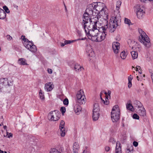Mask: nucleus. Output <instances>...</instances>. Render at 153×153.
Instances as JSON below:
<instances>
[{
    "mask_svg": "<svg viewBox=\"0 0 153 153\" xmlns=\"http://www.w3.org/2000/svg\"><path fill=\"white\" fill-rule=\"evenodd\" d=\"M118 20L116 17H112L110 19L109 25L107 24L101 27H98L97 24L90 25L85 28H83L88 38L93 41L101 42L105 38L107 32H113L118 26Z\"/></svg>",
    "mask_w": 153,
    "mask_h": 153,
    "instance_id": "1",
    "label": "nucleus"
},
{
    "mask_svg": "<svg viewBox=\"0 0 153 153\" xmlns=\"http://www.w3.org/2000/svg\"><path fill=\"white\" fill-rule=\"evenodd\" d=\"M95 5L93 2L87 6L85 12L83 14L82 21L81 23L83 28H85L86 26L92 24H98V20L96 21H93L94 19L91 18V16L97 15V13L94 12L95 10Z\"/></svg>",
    "mask_w": 153,
    "mask_h": 153,
    "instance_id": "2",
    "label": "nucleus"
},
{
    "mask_svg": "<svg viewBox=\"0 0 153 153\" xmlns=\"http://www.w3.org/2000/svg\"><path fill=\"white\" fill-rule=\"evenodd\" d=\"M95 5V10L97 12V16L95 18L97 19L98 23L99 21L103 19L106 23L108 20V10L105 4L100 2H94Z\"/></svg>",
    "mask_w": 153,
    "mask_h": 153,
    "instance_id": "3",
    "label": "nucleus"
},
{
    "mask_svg": "<svg viewBox=\"0 0 153 153\" xmlns=\"http://www.w3.org/2000/svg\"><path fill=\"white\" fill-rule=\"evenodd\" d=\"M140 35L139 36L140 41L146 48H150L151 44L150 39L146 33L141 29H138Z\"/></svg>",
    "mask_w": 153,
    "mask_h": 153,
    "instance_id": "4",
    "label": "nucleus"
},
{
    "mask_svg": "<svg viewBox=\"0 0 153 153\" xmlns=\"http://www.w3.org/2000/svg\"><path fill=\"white\" fill-rule=\"evenodd\" d=\"M120 110L117 105L114 106L111 112V117L113 122H117L120 119Z\"/></svg>",
    "mask_w": 153,
    "mask_h": 153,
    "instance_id": "5",
    "label": "nucleus"
},
{
    "mask_svg": "<svg viewBox=\"0 0 153 153\" xmlns=\"http://www.w3.org/2000/svg\"><path fill=\"white\" fill-rule=\"evenodd\" d=\"M76 102L79 104L82 105L85 104L86 100L84 91L82 90H80L77 92L76 95Z\"/></svg>",
    "mask_w": 153,
    "mask_h": 153,
    "instance_id": "6",
    "label": "nucleus"
},
{
    "mask_svg": "<svg viewBox=\"0 0 153 153\" xmlns=\"http://www.w3.org/2000/svg\"><path fill=\"white\" fill-rule=\"evenodd\" d=\"M60 113L58 111L54 110L49 113L48 117L49 120L56 121L60 119Z\"/></svg>",
    "mask_w": 153,
    "mask_h": 153,
    "instance_id": "7",
    "label": "nucleus"
},
{
    "mask_svg": "<svg viewBox=\"0 0 153 153\" xmlns=\"http://www.w3.org/2000/svg\"><path fill=\"white\" fill-rule=\"evenodd\" d=\"M100 108L98 104L95 103L94 105V109L93 111L92 118L94 121L97 120L99 118Z\"/></svg>",
    "mask_w": 153,
    "mask_h": 153,
    "instance_id": "8",
    "label": "nucleus"
},
{
    "mask_svg": "<svg viewBox=\"0 0 153 153\" xmlns=\"http://www.w3.org/2000/svg\"><path fill=\"white\" fill-rule=\"evenodd\" d=\"M136 13L138 18L139 19H142L145 13V11L144 7L142 6L137 5L136 6Z\"/></svg>",
    "mask_w": 153,
    "mask_h": 153,
    "instance_id": "9",
    "label": "nucleus"
},
{
    "mask_svg": "<svg viewBox=\"0 0 153 153\" xmlns=\"http://www.w3.org/2000/svg\"><path fill=\"white\" fill-rule=\"evenodd\" d=\"M12 81H11L6 78L0 79V91H1L2 88L6 86H10Z\"/></svg>",
    "mask_w": 153,
    "mask_h": 153,
    "instance_id": "10",
    "label": "nucleus"
},
{
    "mask_svg": "<svg viewBox=\"0 0 153 153\" xmlns=\"http://www.w3.org/2000/svg\"><path fill=\"white\" fill-rule=\"evenodd\" d=\"M25 46L28 50L32 52L36 51L37 49L36 46L31 42L25 43L24 44Z\"/></svg>",
    "mask_w": 153,
    "mask_h": 153,
    "instance_id": "11",
    "label": "nucleus"
},
{
    "mask_svg": "<svg viewBox=\"0 0 153 153\" xmlns=\"http://www.w3.org/2000/svg\"><path fill=\"white\" fill-rule=\"evenodd\" d=\"M54 85L52 82L47 83L45 84V89L48 92L52 90L54 88Z\"/></svg>",
    "mask_w": 153,
    "mask_h": 153,
    "instance_id": "12",
    "label": "nucleus"
},
{
    "mask_svg": "<svg viewBox=\"0 0 153 153\" xmlns=\"http://www.w3.org/2000/svg\"><path fill=\"white\" fill-rule=\"evenodd\" d=\"M112 48L114 53L117 54L118 53L120 48V43L117 42L113 43Z\"/></svg>",
    "mask_w": 153,
    "mask_h": 153,
    "instance_id": "13",
    "label": "nucleus"
},
{
    "mask_svg": "<svg viewBox=\"0 0 153 153\" xmlns=\"http://www.w3.org/2000/svg\"><path fill=\"white\" fill-rule=\"evenodd\" d=\"M86 49V52L88 53V56L92 57L94 56V52L92 50L91 47L90 45L87 46Z\"/></svg>",
    "mask_w": 153,
    "mask_h": 153,
    "instance_id": "14",
    "label": "nucleus"
},
{
    "mask_svg": "<svg viewBox=\"0 0 153 153\" xmlns=\"http://www.w3.org/2000/svg\"><path fill=\"white\" fill-rule=\"evenodd\" d=\"M111 92L110 91H108V93H107L106 92H105L104 93V94H105L106 96L105 100H102V98L101 97V99L102 100V102L106 105H108L109 103V101L108 100V96L107 95L108 94V96H109L110 97V95L111 94Z\"/></svg>",
    "mask_w": 153,
    "mask_h": 153,
    "instance_id": "15",
    "label": "nucleus"
},
{
    "mask_svg": "<svg viewBox=\"0 0 153 153\" xmlns=\"http://www.w3.org/2000/svg\"><path fill=\"white\" fill-rule=\"evenodd\" d=\"M137 113L140 116H144L146 115L145 110L143 107H142L139 109H137Z\"/></svg>",
    "mask_w": 153,
    "mask_h": 153,
    "instance_id": "16",
    "label": "nucleus"
},
{
    "mask_svg": "<svg viewBox=\"0 0 153 153\" xmlns=\"http://www.w3.org/2000/svg\"><path fill=\"white\" fill-rule=\"evenodd\" d=\"M74 69L76 72H79L84 69L83 67L81 66L78 63L75 64L74 65Z\"/></svg>",
    "mask_w": 153,
    "mask_h": 153,
    "instance_id": "17",
    "label": "nucleus"
},
{
    "mask_svg": "<svg viewBox=\"0 0 153 153\" xmlns=\"http://www.w3.org/2000/svg\"><path fill=\"white\" fill-rule=\"evenodd\" d=\"M115 153H122L121 147L120 146V143L119 141L117 142L116 143Z\"/></svg>",
    "mask_w": 153,
    "mask_h": 153,
    "instance_id": "18",
    "label": "nucleus"
},
{
    "mask_svg": "<svg viewBox=\"0 0 153 153\" xmlns=\"http://www.w3.org/2000/svg\"><path fill=\"white\" fill-rule=\"evenodd\" d=\"M79 146L77 142H75L73 146V152L75 153H77L79 149Z\"/></svg>",
    "mask_w": 153,
    "mask_h": 153,
    "instance_id": "19",
    "label": "nucleus"
},
{
    "mask_svg": "<svg viewBox=\"0 0 153 153\" xmlns=\"http://www.w3.org/2000/svg\"><path fill=\"white\" fill-rule=\"evenodd\" d=\"M134 105L135 108L137 109H139V108L143 107L142 104L139 101H135L134 103Z\"/></svg>",
    "mask_w": 153,
    "mask_h": 153,
    "instance_id": "20",
    "label": "nucleus"
},
{
    "mask_svg": "<svg viewBox=\"0 0 153 153\" xmlns=\"http://www.w3.org/2000/svg\"><path fill=\"white\" fill-rule=\"evenodd\" d=\"M74 111L77 114H78L81 111V107L79 105H76L74 106Z\"/></svg>",
    "mask_w": 153,
    "mask_h": 153,
    "instance_id": "21",
    "label": "nucleus"
},
{
    "mask_svg": "<svg viewBox=\"0 0 153 153\" xmlns=\"http://www.w3.org/2000/svg\"><path fill=\"white\" fill-rule=\"evenodd\" d=\"M18 63L22 65H27V64L26 60L23 58H20L18 60Z\"/></svg>",
    "mask_w": 153,
    "mask_h": 153,
    "instance_id": "22",
    "label": "nucleus"
},
{
    "mask_svg": "<svg viewBox=\"0 0 153 153\" xmlns=\"http://www.w3.org/2000/svg\"><path fill=\"white\" fill-rule=\"evenodd\" d=\"M126 107L127 109L131 111H134V109L132 104L130 103H127L126 104Z\"/></svg>",
    "mask_w": 153,
    "mask_h": 153,
    "instance_id": "23",
    "label": "nucleus"
},
{
    "mask_svg": "<svg viewBox=\"0 0 153 153\" xmlns=\"http://www.w3.org/2000/svg\"><path fill=\"white\" fill-rule=\"evenodd\" d=\"M127 55L128 53L127 52H126L125 51H123L120 54V57L122 59L124 60L126 58Z\"/></svg>",
    "mask_w": 153,
    "mask_h": 153,
    "instance_id": "24",
    "label": "nucleus"
},
{
    "mask_svg": "<svg viewBox=\"0 0 153 153\" xmlns=\"http://www.w3.org/2000/svg\"><path fill=\"white\" fill-rule=\"evenodd\" d=\"M132 58L133 59H137L138 56V54L137 52L132 51L131 52Z\"/></svg>",
    "mask_w": 153,
    "mask_h": 153,
    "instance_id": "25",
    "label": "nucleus"
},
{
    "mask_svg": "<svg viewBox=\"0 0 153 153\" xmlns=\"http://www.w3.org/2000/svg\"><path fill=\"white\" fill-rule=\"evenodd\" d=\"M60 129V135L61 137H64L65 135V128H59Z\"/></svg>",
    "mask_w": 153,
    "mask_h": 153,
    "instance_id": "26",
    "label": "nucleus"
},
{
    "mask_svg": "<svg viewBox=\"0 0 153 153\" xmlns=\"http://www.w3.org/2000/svg\"><path fill=\"white\" fill-rule=\"evenodd\" d=\"M39 95L40 97V98L41 100H44L45 99L44 95V93L42 92L41 90H40L39 93Z\"/></svg>",
    "mask_w": 153,
    "mask_h": 153,
    "instance_id": "27",
    "label": "nucleus"
},
{
    "mask_svg": "<svg viewBox=\"0 0 153 153\" xmlns=\"http://www.w3.org/2000/svg\"><path fill=\"white\" fill-rule=\"evenodd\" d=\"M6 13L4 12V11L3 10V11H2V13L1 15H0V19H5L6 17Z\"/></svg>",
    "mask_w": 153,
    "mask_h": 153,
    "instance_id": "28",
    "label": "nucleus"
},
{
    "mask_svg": "<svg viewBox=\"0 0 153 153\" xmlns=\"http://www.w3.org/2000/svg\"><path fill=\"white\" fill-rule=\"evenodd\" d=\"M121 4V2L120 1H118L117 2V4H116V9L117 10H118L120 7V6Z\"/></svg>",
    "mask_w": 153,
    "mask_h": 153,
    "instance_id": "29",
    "label": "nucleus"
},
{
    "mask_svg": "<svg viewBox=\"0 0 153 153\" xmlns=\"http://www.w3.org/2000/svg\"><path fill=\"white\" fill-rule=\"evenodd\" d=\"M50 153H61L57 149L54 148L51 149Z\"/></svg>",
    "mask_w": 153,
    "mask_h": 153,
    "instance_id": "30",
    "label": "nucleus"
},
{
    "mask_svg": "<svg viewBox=\"0 0 153 153\" xmlns=\"http://www.w3.org/2000/svg\"><path fill=\"white\" fill-rule=\"evenodd\" d=\"M65 125V122L63 120H61L60 125H59V128H65L64 126Z\"/></svg>",
    "mask_w": 153,
    "mask_h": 153,
    "instance_id": "31",
    "label": "nucleus"
},
{
    "mask_svg": "<svg viewBox=\"0 0 153 153\" xmlns=\"http://www.w3.org/2000/svg\"><path fill=\"white\" fill-rule=\"evenodd\" d=\"M60 111L61 112L62 114L63 115L66 111L65 107H62L60 108Z\"/></svg>",
    "mask_w": 153,
    "mask_h": 153,
    "instance_id": "32",
    "label": "nucleus"
},
{
    "mask_svg": "<svg viewBox=\"0 0 153 153\" xmlns=\"http://www.w3.org/2000/svg\"><path fill=\"white\" fill-rule=\"evenodd\" d=\"M75 40L70 41V40H65V44L67 45L68 44H69L73 42H75Z\"/></svg>",
    "mask_w": 153,
    "mask_h": 153,
    "instance_id": "33",
    "label": "nucleus"
},
{
    "mask_svg": "<svg viewBox=\"0 0 153 153\" xmlns=\"http://www.w3.org/2000/svg\"><path fill=\"white\" fill-rule=\"evenodd\" d=\"M63 103L65 105H67L68 104V99H65L63 101Z\"/></svg>",
    "mask_w": 153,
    "mask_h": 153,
    "instance_id": "34",
    "label": "nucleus"
},
{
    "mask_svg": "<svg viewBox=\"0 0 153 153\" xmlns=\"http://www.w3.org/2000/svg\"><path fill=\"white\" fill-rule=\"evenodd\" d=\"M133 117L134 119L138 120L139 118V116L136 114H134L133 116Z\"/></svg>",
    "mask_w": 153,
    "mask_h": 153,
    "instance_id": "35",
    "label": "nucleus"
},
{
    "mask_svg": "<svg viewBox=\"0 0 153 153\" xmlns=\"http://www.w3.org/2000/svg\"><path fill=\"white\" fill-rule=\"evenodd\" d=\"M125 23L129 25H130V23H131L130 20L126 18H125Z\"/></svg>",
    "mask_w": 153,
    "mask_h": 153,
    "instance_id": "36",
    "label": "nucleus"
},
{
    "mask_svg": "<svg viewBox=\"0 0 153 153\" xmlns=\"http://www.w3.org/2000/svg\"><path fill=\"white\" fill-rule=\"evenodd\" d=\"M3 9L5 10V12L7 13H8L10 12L8 7L6 6L3 7Z\"/></svg>",
    "mask_w": 153,
    "mask_h": 153,
    "instance_id": "37",
    "label": "nucleus"
},
{
    "mask_svg": "<svg viewBox=\"0 0 153 153\" xmlns=\"http://www.w3.org/2000/svg\"><path fill=\"white\" fill-rule=\"evenodd\" d=\"M7 136L8 138H10V137H12L13 136V134L10 133H8L7 132Z\"/></svg>",
    "mask_w": 153,
    "mask_h": 153,
    "instance_id": "38",
    "label": "nucleus"
},
{
    "mask_svg": "<svg viewBox=\"0 0 153 153\" xmlns=\"http://www.w3.org/2000/svg\"><path fill=\"white\" fill-rule=\"evenodd\" d=\"M133 79V77L131 75H130L128 78V81L131 82V80Z\"/></svg>",
    "mask_w": 153,
    "mask_h": 153,
    "instance_id": "39",
    "label": "nucleus"
},
{
    "mask_svg": "<svg viewBox=\"0 0 153 153\" xmlns=\"http://www.w3.org/2000/svg\"><path fill=\"white\" fill-rule=\"evenodd\" d=\"M132 86V84L131 83V82L128 81V87L129 88H130Z\"/></svg>",
    "mask_w": 153,
    "mask_h": 153,
    "instance_id": "40",
    "label": "nucleus"
},
{
    "mask_svg": "<svg viewBox=\"0 0 153 153\" xmlns=\"http://www.w3.org/2000/svg\"><path fill=\"white\" fill-rule=\"evenodd\" d=\"M7 39L9 40H11L12 39V37L10 35H7L6 36Z\"/></svg>",
    "mask_w": 153,
    "mask_h": 153,
    "instance_id": "41",
    "label": "nucleus"
},
{
    "mask_svg": "<svg viewBox=\"0 0 153 153\" xmlns=\"http://www.w3.org/2000/svg\"><path fill=\"white\" fill-rule=\"evenodd\" d=\"M133 145L135 147H136L138 145V143L137 142L134 141L133 142Z\"/></svg>",
    "mask_w": 153,
    "mask_h": 153,
    "instance_id": "42",
    "label": "nucleus"
},
{
    "mask_svg": "<svg viewBox=\"0 0 153 153\" xmlns=\"http://www.w3.org/2000/svg\"><path fill=\"white\" fill-rule=\"evenodd\" d=\"M47 71L49 74H51L52 73V70L51 69L48 68L47 69Z\"/></svg>",
    "mask_w": 153,
    "mask_h": 153,
    "instance_id": "43",
    "label": "nucleus"
},
{
    "mask_svg": "<svg viewBox=\"0 0 153 153\" xmlns=\"http://www.w3.org/2000/svg\"><path fill=\"white\" fill-rule=\"evenodd\" d=\"M109 141L110 142H112L113 143H114L115 141H114V139L113 138H110L109 140Z\"/></svg>",
    "mask_w": 153,
    "mask_h": 153,
    "instance_id": "44",
    "label": "nucleus"
},
{
    "mask_svg": "<svg viewBox=\"0 0 153 153\" xmlns=\"http://www.w3.org/2000/svg\"><path fill=\"white\" fill-rule=\"evenodd\" d=\"M110 149V148L108 146H106L105 147V149L106 152H108Z\"/></svg>",
    "mask_w": 153,
    "mask_h": 153,
    "instance_id": "45",
    "label": "nucleus"
},
{
    "mask_svg": "<svg viewBox=\"0 0 153 153\" xmlns=\"http://www.w3.org/2000/svg\"><path fill=\"white\" fill-rule=\"evenodd\" d=\"M23 41H24L25 43H24V44L26 42H30L28 39H27L26 38H25V39H24V40Z\"/></svg>",
    "mask_w": 153,
    "mask_h": 153,
    "instance_id": "46",
    "label": "nucleus"
},
{
    "mask_svg": "<svg viewBox=\"0 0 153 153\" xmlns=\"http://www.w3.org/2000/svg\"><path fill=\"white\" fill-rule=\"evenodd\" d=\"M136 71H138V69H139V70L140 69V67L139 66H137L136 67Z\"/></svg>",
    "mask_w": 153,
    "mask_h": 153,
    "instance_id": "47",
    "label": "nucleus"
},
{
    "mask_svg": "<svg viewBox=\"0 0 153 153\" xmlns=\"http://www.w3.org/2000/svg\"><path fill=\"white\" fill-rule=\"evenodd\" d=\"M85 38H82V39H78L76 40H75V41H76L80 40H85Z\"/></svg>",
    "mask_w": 153,
    "mask_h": 153,
    "instance_id": "48",
    "label": "nucleus"
},
{
    "mask_svg": "<svg viewBox=\"0 0 153 153\" xmlns=\"http://www.w3.org/2000/svg\"><path fill=\"white\" fill-rule=\"evenodd\" d=\"M64 7H65V11L66 12H67L68 11V10H67V7H66L65 5V4H64Z\"/></svg>",
    "mask_w": 153,
    "mask_h": 153,
    "instance_id": "49",
    "label": "nucleus"
},
{
    "mask_svg": "<svg viewBox=\"0 0 153 153\" xmlns=\"http://www.w3.org/2000/svg\"><path fill=\"white\" fill-rule=\"evenodd\" d=\"M65 45H66V44H65V42H64V43H61V46L62 47L64 46Z\"/></svg>",
    "mask_w": 153,
    "mask_h": 153,
    "instance_id": "50",
    "label": "nucleus"
},
{
    "mask_svg": "<svg viewBox=\"0 0 153 153\" xmlns=\"http://www.w3.org/2000/svg\"><path fill=\"white\" fill-rule=\"evenodd\" d=\"M25 36H22L21 37V39H22L23 40H24V39H25Z\"/></svg>",
    "mask_w": 153,
    "mask_h": 153,
    "instance_id": "51",
    "label": "nucleus"
},
{
    "mask_svg": "<svg viewBox=\"0 0 153 153\" xmlns=\"http://www.w3.org/2000/svg\"><path fill=\"white\" fill-rule=\"evenodd\" d=\"M130 152V151L129 150V149H127V150L126 151V152L127 153H130L129 152Z\"/></svg>",
    "mask_w": 153,
    "mask_h": 153,
    "instance_id": "52",
    "label": "nucleus"
},
{
    "mask_svg": "<svg viewBox=\"0 0 153 153\" xmlns=\"http://www.w3.org/2000/svg\"><path fill=\"white\" fill-rule=\"evenodd\" d=\"M3 128L4 129L6 130L7 129V127L6 126H3Z\"/></svg>",
    "mask_w": 153,
    "mask_h": 153,
    "instance_id": "53",
    "label": "nucleus"
},
{
    "mask_svg": "<svg viewBox=\"0 0 153 153\" xmlns=\"http://www.w3.org/2000/svg\"><path fill=\"white\" fill-rule=\"evenodd\" d=\"M87 150H84L82 153H87Z\"/></svg>",
    "mask_w": 153,
    "mask_h": 153,
    "instance_id": "54",
    "label": "nucleus"
},
{
    "mask_svg": "<svg viewBox=\"0 0 153 153\" xmlns=\"http://www.w3.org/2000/svg\"><path fill=\"white\" fill-rule=\"evenodd\" d=\"M142 2H144L146 0H140Z\"/></svg>",
    "mask_w": 153,
    "mask_h": 153,
    "instance_id": "55",
    "label": "nucleus"
},
{
    "mask_svg": "<svg viewBox=\"0 0 153 153\" xmlns=\"http://www.w3.org/2000/svg\"><path fill=\"white\" fill-rule=\"evenodd\" d=\"M140 74H141L142 73V72L141 70H140V71L139 72Z\"/></svg>",
    "mask_w": 153,
    "mask_h": 153,
    "instance_id": "56",
    "label": "nucleus"
},
{
    "mask_svg": "<svg viewBox=\"0 0 153 153\" xmlns=\"http://www.w3.org/2000/svg\"><path fill=\"white\" fill-rule=\"evenodd\" d=\"M137 79L138 80H139V76H137Z\"/></svg>",
    "mask_w": 153,
    "mask_h": 153,
    "instance_id": "57",
    "label": "nucleus"
},
{
    "mask_svg": "<svg viewBox=\"0 0 153 153\" xmlns=\"http://www.w3.org/2000/svg\"><path fill=\"white\" fill-rule=\"evenodd\" d=\"M0 153H4V152L3 151H1V150H0Z\"/></svg>",
    "mask_w": 153,
    "mask_h": 153,
    "instance_id": "58",
    "label": "nucleus"
},
{
    "mask_svg": "<svg viewBox=\"0 0 153 153\" xmlns=\"http://www.w3.org/2000/svg\"><path fill=\"white\" fill-rule=\"evenodd\" d=\"M79 35H81V33H79Z\"/></svg>",
    "mask_w": 153,
    "mask_h": 153,
    "instance_id": "59",
    "label": "nucleus"
},
{
    "mask_svg": "<svg viewBox=\"0 0 153 153\" xmlns=\"http://www.w3.org/2000/svg\"><path fill=\"white\" fill-rule=\"evenodd\" d=\"M149 1H152L153 0H148Z\"/></svg>",
    "mask_w": 153,
    "mask_h": 153,
    "instance_id": "60",
    "label": "nucleus"
},
{
    "mask_svg": "<svg viewBox=\"0 0 153 153\" xmlns=\"http://www.w3.org/2000/svg\"><path fill=\"white\" fill-rule=\"evenodd\" d=\"M2 124H0V126H1Z\"/></svg>",
    "mask_w": 153,
    "mask_h": 153,
    "instance_id": "61",
    "label": "nucleus"
},
{
    "mask_svg": "<svg viewBox=\"0 0 153 153\" xmlns=\"http://www.w3.org/2000/svg\"><path fill=\"white\" fill-rule=\"evenodd\" d=\"M4 153H7V152H4Z\"/></svg>",
    "mask_w": 153,
    "mask_h": 153,
    "instance_id": "62",
    "label": "nucleus"
},
{
    "mask_svg": "<svg viewBox=\"0 0 153 153\" xmlns=\"http://www.w3.org/2000/svg\"><path fill=\"white\" fill-rule=\"evenodd\" d=\"M124 126V124H123V126Z\"/></svg>",
    "mask_w": 153,
    "mask_h": 153,
    "instance_id": "63",
    "label": "nucleus"
},
{
    "mask_svg": "<svg viewBox=\"0 0 153 153\" xmlns=\"http://www.w3.org/2000/svg\"><path fill=\"white\" fill-rule=\"evenodd\" d=\"M143 76H145V75H143Z\"/></svg>",
    "mask_w": 153,
    "mask_h": 153,
    "instance_id": "64",
    "label": "nucleus"
}]
</instances>
